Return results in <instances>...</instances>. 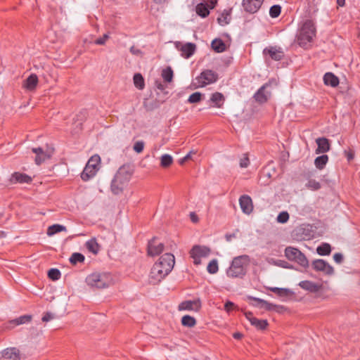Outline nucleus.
<instances>
[{"instance_id":"8","label":"nucleus","mask_w":360,"mask_h":360,"mask_svg":"<svg viewBox=\"0 0 360 360\" xmlns=\"http://www.w3.org/2000/svg\"><path fill=\"white\" fill-rule=\"evenodd\" d=\"M218 74L212 70L202 71L197 78L199 86L203 87L209 84H212L218 80Z\"/></svg>"},{"instance_id":"20","label":"nucleus","mask_w":360,"mask_h":360,"mask_svg":"<svg viewBox=\"0 0 360 360\" xmlns=\"http://www.w3.org/2000/svg\"><path fill=\"white\" fill-rule=\"evenodd\" d=\"M316 143L317 144V148L315 150L316 154L325 153L330 149V141L326 137L317 138Z\"/></svg>"},{"instance_id":"32","label":"nucleus","mask_w":360,"mask_h":360,"mask_svg":"<svg viewBox=\"0 0 360 360\" xmlns=\"http://www.w3.org/2000/svg\"><path fill=\"white\" fill-rule=\"evenodd\" d=\"M251 325L255 326L257 330H264L266 329L269 326V323L267 320L264 319H258L257 318L252 319Z\"/></svg>"},{"instance_id":"36","label":"nucleus","mask_w":360,"mask_h":360,"mask_svg":"<svg viewBox=\"0 0 360 360\" xmlns=\"http://www.w3.org/2000/svg\"><path fill=\"white\" fill-rule=\"evenodd\" d=\"M66 231V227L60 224H53L47 229V235L51 236L61 231Z\"/></svg>"},{"instance_id":"42","label":"nucleus","mask_w":360,"mask_h":360,"mask_svg":"<svg viewBox=\"0 0 360 360\" xmlns=\"http://www.w3.org/2000/svg\"><path fill=\"white\" fill-rule=\"evenodd\" d=\"M173 70L170 67H167L162 72V77L165 82H171L173 79Z\"/></svg>"},{"instance_id":"29","label":"nucleus","mask_w":360,"mask_h":360,"mask_svg":"<svg viewBox=\"0 0 360 360\" xmlns=\"http://www.w3.org/2000/svg\"><path fill=\"white\" fill-rule=\"evenodd\" d=\"M85 246L90 252H92L94 255H97L99 252L100 245L97 243V240L95 238H93L86 241Z\"/></svg>"},{"instance_id":"45","label":"nucleus","mask_w":360,"mask_h":360,"mask_svg":"<svg viewBox=\"0 0 360 360\" xmlns=\"http://www.w3.org/2000/svg\"><path fill=\"white\" fill-rule=\"evenodd\" d=\"M305 186L311 191H318L321 188V184L314 179H309Z\"/></svg>"},{"instance_id":"11","label":"nucleus","mask_w":360,"mask_h":360,"mask_svg":"<svg viewBox=\"0 0 360 360\" xmlns=\"http://www.w3.org/2000/svg\"><path fill=\"white\" fill-rule=\"evenodd\" d=\"M312 268L316 271H323L326 275L331 276L334 274L333 267L326 261L318 259L312 262Z\"/></svg>"},{"instance_id":"5","label":"nucleus","mask_w":360,"mask_h":360,"mask_svg":"<svg viewBox=\"0 0 360 360\" xmlns=\"http://www.w3.org/2000/svg\"><path fill=\"white\" fill-rule=\"evenodd\" d=\"M285 256L290 261L297 263L302 267H308L309 262L304 253L300 250L292 247H287L285 249Z\"/></svg>"},{"instance_id":"27","label":"nucleus","mask_w":360,"mask_h":360,"mask_svg":"<svg viewBox=\"0 0 360 360\" xmlns=\"http://www.w3.org/2000/svg\"><path fill=\"white\" fill-rule=\"evenodd\" d=\"M211 47L216 53H222L225 51L226 49L225 43L219 38H216L212 40Z\"/></svg>"},{"instance_id":"49","label":"nucleus","mask_w":360,"mask_h":360,"mask_svg":"<svg viewBox=\"0 0 360 360\" xmlns=\"http://www.w3.org/2000/svg\"><path fill=\"white\" fill-rule=\"evenodd\" d=\"M101 162V158L99 155H95L92 156L89 161L87 162L86 165H91L92 167L98 168V165Z\"/></svg>"},{"instance_id":"1","label":"nucleus","mask_w":360,"mask_h":360,"mask_svg":"<svg viewBox=\"0 0 360 360\" xmlns=\"http://www.w3.org/2000/svg\"><path fill=\"white\" fill-rule=\"evenodd\" d=\"M175 263L174 256L171 253L162 255L159 261L155 262L150 273V283H159L172 270Z\"/></svg>"},{"instance_id":"12","label":"nucleus","mask_w":360,"mask_h":360,"mask_svg":"<svg viewBox=\"0 0 360 360\" xmlns=\"http://www.w3.org/2000/svg\"><path fill=\"white\" fill-rule=\"evenodd\" d=\"M210 248L205 246L194 245L190 251V255L194 259V263L199 264L200 263V258L206 257L210 254Z\"/></svg>"},{"instance_id":"30","label":"nucleus","mask_w":360,"mask_h":360,"mask_svg":"<svg viewBox=\"0 0 360 360\" xmlns=\"http://www.w3.org/2000/svg\"><path fill=\"white\" fill-rule=\"evenodd\" d=\"M328 161V156L327 155L323 154L315 158L314 165L318 169L321 170L325 168Z\"/></svg>"},{"instance_id":"23","label":"nucleus","mask_w":360,"mask_h":360,"mask_svg":"<svg viewBox=\"0 0 360 360\" xmlns=\"http://www.w3.org/2000/svg\"><path fill=\"white\" fill-rule=\"evenodd\" d=\"M98 168L92 167L90 165H86L83 172L81 173V178L83 181H87L92 177H94Z\"/></svg>"},{"instance_id":"3","label":"nucleus","mask_w":360,"mask_h":360,"mask_svg":"<svg viewBox=\"0 0 360 360\" xmlns=\"http://www.w3.org/2000/svg\"><path fill=\"white\" fill-rule=\"evenodd\" d=\"M316 34V27L313 20H306L297 35V43L302 47H305L311 43Z\"/></svg>"},{"instance_id":"64","label":"nucleus","mask_w":360,"mask_h":360,"mask_svg":"<svg viewBox=\"0 0 360 360\" xmlns=\"http://www.w3.org/2000/svg\"><path fill=\"white\" fill-rule=\"evenodd\" d=\"M244 315L250 323L252 319H255V317L253 316V313L251 311H245Z\"/></svg>"},{"instance_id":"22","label":"nucleus","mask_w":360,"mask_h":360,"mask_svg":"<svg viewBox=\"0 0 360 360\" xmlns=\"http://www.w3.org/2000/svg\"><path fill=\"white\" fill-rule=\"evenodd\" d=\"M38 77L35 74H31L24 82L22 86L30 91H33L36 89L38 84Z\"/></svg>"},{"instance_id":"33","label":"nucleus","mask_w":360,"mask_h":360,"mask_svg":"<svg viewBox=\"0 0 360 360\" xmlns=\"http://www.w3.org/2000/svg\"><path fill=\"white\" fill-rule=\"evenodd\" d=\"M316 252L321 256L329 255L331 252V246L329 243H323L317 247Z\"/></svg>"},{"instance_id":"38","label":"nucleus","mask_w":360,"mask_h":360,"mask_svg":"<svg viewBox=\"0 0 360 360\" xmlns=\"http://www.w3.org/2000/svg\"><path fill=\"white\" fill-rule=\"evenodd\" d=\"M230 15H231V10H229V11L224 10L223 11V13L221 14V16L217 18L218 22L221 25H225L229 24L231 20Z\"/></svg>"},{"instance_id":"63","label":"nucleus","mask_w":360,"mask_h":360,"mask_svg":"<svg viewBox=\"0 0 360 360\" xmlns=\"http://www.w3.org/2000/svg\"><path fill=\"white\" fill-rule=\"evenodd\" d=\"M346 157L348 161H351L354 158V153L352 150L345 151Z\"/></svg>"},{"instance_id":"40","label":"nucleus","mask_w":360,"mask_h":360,"mask_svg":"<svg viewBox=\"0 0 360 360\" xmlns=\"http://www.w3.org/2000/svg\"><path fill=\"white\" fill-rule=\"evenodd\" d=\"M270 290L281 297L288 296V295L292 294V292L288 288H281L274 287V288H271Z\"/></svg>"},{"instance_id":"51","label":"nucleus","mask_w":360,"mask_h":360,"mask_svg":"<svg viewBox=\"0 0 360 360\" xmlns=\"http://www.w3.org/2000/svg\"><path fill=\"white\" fill-rule=\"evenodd\" d=\"M110 38L109 34L105 33L103 37L96 39L94 41V44L96 45H105L106 41Z\"/></svg>"},{"instance_id":"58","label":"nucleus","mask_w":360,"mask_h":360,"mask_svg":"<svg viewBox=\"0 0 360 360\" xmlns=\"http://www.w3.org/2000/svg\"><path fill=\"white\" fill-rule=\"evenodd\" d=\"M54 317V315L51 313V312H46L42 318H41V320L43 322H47V321H49L50 320L53 319Z\"/></svg>"},{"instance_id":"16","label":"nucleus","mask_w":360,"mask_h":360,"mask_svg":"<svg viewBox=\"0 0 360 360\" xmlns=\"http://www.w3.org/2000/svg\"><path fill=\"white\" fill-rule=\"evenodd\" d=\"M0 360H20V354L16 347H9L0 353Z\"/></svg>"},{"instance_id":"21","label":"nucleus","mask_w":360,"mask_h":360,"mask_svg":"<svg viewBox=\"0 0 360 360\" xmlns=\"http://www.w3.org/2000/svg\"><path fill=\"white\" fill-rule=\"evenodd\" d=\"M32 151L36 154L34 162L37 165H40L46 160L50 159L49 155L41 147L33 148Z\"/></svg>"},{"instance_id":"53","label":"nucleus","mask_w":360,"mask_h":360,"mask_svg":"<svg viewBox=\"0 0 360 360\" xmlns=\"http://www.w3.org/2000/svg\"><path fill=\"white\" fill-rule=\"evenodd\" d=\"M133 148H134V150L137 153H141L143 150V148H144V143H143V141H140L136 142L134 143V145Z\"/></svg>"},{"instance_id":"55","label":"nucleus","mask_w":360,"mask_h":360,"mask_svg":"<svg viewBox=\"0 0 360 360\" xmlns=\"http://www.w3.org/2000/svg\"><path fill=\"white\" fill-rule=\"evenodd\" d=\"M233 309H238V307L231 301H227L224 304V309L229 313Z\"/></svg>"},{"instance_id":"57","label":"nucleus","mask_w":360,"mask_h":360,"mask_svg":"<svg viewBox=\"0 0 360 360\" xmlns=\"http://www.w3.org/2000/svg\"><path fill=\"white\" fill-rule=\"evenodd\" d=\"M334 261L338 264H341L343 262L344 257L342 253L337 252L333 255Z\"/></svg>"},{"instance_id":"7","label":"nucleus","mask_w":360,"mask_h":360,"mask_svg":"<svg viewBox=\"0 0 360 360\" xmlns=\"http://www.w3.org/2000/svg\"><path fill=\"white\" fill-rule=\"evenodd\" d=\"M248 299L256 302V304H252L253 306L259 307L260 309H264L266 311H275L277 312H281L285 307L282 305H277L271 302H269L264 300L252 296H248Z\"/></svg>"},{"instance_id":"17","label":"nucleus","mask_w":360,"mask_h":360,"mask_svg":"<svg viewBox=\"0 0 360 360\" xmlns=\"http://www.w3.org/2000/svg\"><path fill=\"white\" fill-rule=\"evenodd\" d=\"M263 1L264 0H243V6L246 12L255 13L259 9Z\"/></svg>"},{"instance_id":"10","label":"nucleus","mask_w":360,"mask_h":360,"mask_svg":"<svg viewBox=\"0 0 360 360\" xmlns=\"http://www.w3.org/2000/svg\"><path fill=\"white\" fill-rule=\"evenodd\" d=\"M271 81L263 84L254 94L253 98L259 104L265 103L268 101L271 96V92L266 91V89L270 86Z\"/></svg>"},{"instance_id":"26","label":"nucleus","mask_w":360,"mask_h":360,"mask_svg":"<svg viewBox=\"0 0 360 360\" xmlns=\"http://www.w3.org/2000/svg\"><path fill=\"white\" fill-rule=\"evenodd\" d=\"M210 8L204 2L199 3L195 6L196 13L201 18H205L210 15Z\"/></svg>"},{"instance_id":"6","label":"nucleus","mask_w":360,"mask_h":360,"mask_svg":"<svg viewBox=\"0 0 360 360\" xmlns=\"http://www.w3.org/2000/svg\"><path fill=\"white\" fill-rule=\"evenodd\" d=\"M122 171V169H118L111 182V191L115 195H118L121 193L123 191L124 186L129 182L127 181V177L121 176L120 174Z\"/></svg>"},{"instance_id":"37","label":"nucleus","mask_w":360,"mask_h":360,"mask_svg":"<svg viewBox=\"0 0 360 360\" xmlns=\"http://www.w3.org/2000/svg\"><path fill=\"white\" fill-rule=\"evenodd\" d=\"M84 259L85 257L82 253L74 252L70 257L69 261L72 265H76L77 263H83Z\"/></svg>"},{"instance_id":"24","label":"nucleus","mask_w":360,"mask_h":360,"mask_svg":"<svg viewBox=\"0 0 360 360\" xmlns=\"http://www.w3.org/2000/svg\"><path fill=\"white\" fill-rule=\"evenodd\" d=\"M195 49V44L188 42L183 45L180 51H181L182 56H184L185 58H188L194 54Z\"/></svg>"},{"instance_id":"50","label":"nucleus","mask_w":360,"mask_h":360,"mask_svg":"<svg viewBox=\"0 0 360 360\" xmlns=\"http://www.w3.org/2000/svg\"><path fill=\"white\" fill-rule=\"evenodd\" d=\"M119 169H122L121 172V176L122 177H127V181H129L130 179V177L131 176V172L129 170V167H127L126 165H123L120 167Z\"/></svg>"},{"instance_id":"14","label":"nucleus","mask_w":360,"mask_h":360,"mask_svg":"<svg viewBox=\"0 0 360 360\" xmlns=\"http://www.w3.org/2000/svg\"><path fill=\"white\" fill-rule=\"evenodd\" d=\"M202 307L201 300L198 298L194 300H185L179 304L178 309L179 311L188 310L198 311Z\"/></svg>"},{"instance_id":"4","label":"nucleus","mask_w":360,"mask_h":360,"mask_svg":"<svg viewBox=\"0 0 360 360\" xmlns=\"http://www.w3.org/2000/svg\"><path fill=\"white\" fill-rule=\"evenodd\" d=\"M86 281L91 287L102 289L109 287L112 278L108 273H94L86 277Z\"/></svg>"},{"instance_id":"41","label":"nucleus","mask_w":360,"mask_h":360,"mask_svg":"<svg viewBox=\"0 0 360 360\" xmlns=\"http://www.w3.org/2000/svg\"><path fill=\"white\" fill-rule=\"evenodd\" d=\"M173 162L172 157L169 154H164L160 158V165L163 168L169 167Z\"/></svg>"},{"instance_id":"60","label":"nucleus","mask_w":360,"mask_h":360,"mask_svg":"<svg viewBox=\"0 0 360 360\" xmlns=\"http://www.w3.org/2000/svg\"><path fill=\"white\" fill-rule=\"evenodd\" d=\"M155 86L160 91H164L166 88V85L164 84L161 81L156 80L155 82Z\"/></svg>"},{"instance_id":"48","label":"nucleus","mask_w":360,"mask_h":360,"mask_svg":"<svg viewBox=\"0 0 360 360\" xmlns=\"http://www.w3.org/2000/svg\"><path fill=\"white\" fill-rule=\"evenodd\" d=\"M289 218H290V215H289L288 212L286 211H283L278 214L276 219H277L278 222L281 223V224H285L289 220Z\"/></svg>"},{"instance_id":"54","label":"nucleus","mask_w":360,"mask_h":360,"mask_svg":"<svg viewBox=\"0 0 360 360\" xmlns=\"http://www.w3.org/2000/svg\"><path fill=\"white\" fill-rule=\"evenodd\" d=\"M195 153H196V152L194 151V150L190 151L186 156H184L183 158H181V159L179 160V165H182L186 161H188V160H191L192 159V155L193 154H195Z\"/></svg>"},{"instance_id":"9","label":"nucleus","mask_w":360,"mask_h":360,"mask_svg":"<svg viewBox=\"0 0 360 360\" xmlns=\"http://www.w3.org/2000/svg\"><path fill=\"white\" fill-rule=\"evenodd\" d=\"M292 240L296 241H302L309 239L311 237V231L308 226L301 225L295 228L292 233Z\"/></svg>"},{"instance_id":"18","label":"nucleus","mask_w":360,"mask_h":360,"mask_svg":"<svg viewBox=\"0 0 360 360\" xmlns=\"http://www.w3.org/2000/svg\"><path fill=\"white\" fill-rule=\"evenodd\" d=\"M9 181L12 184H30L32 181V179L30 176L20 172H14L11 174Z\"/></svg>"},{"instance_id":"43","label":"nucleus","mask_w":360,"mask_h":360,"mask_svg":"<svg viewBox=\"0 0 360 360\" xmlns=\"http://www.w3.org/2000/svg\"><path fill=\"white\" fill-rule=\"evenodd\" d=\"M61 273L58 269L52 268L48 271V277L49 279L56 281L60 278Z\"/></svg>"},{"instance_id":"35","label":"nucleus","mask_w":360,"mask_h":360,"mask_svg":"<svg viewBox=\"0 0 360 360\" xmlns=\"http://www.w3.org/2000/svg\"><path fill=\"white\" fill-rule=\"evenodd\" d=\"M134 86L140 90H142L145 87L144 78L141 73H136L133 77Z\"/></svg>"},{"instance_id":"28","label":"nucleus","mask_w":360,"mask_h":360,"mask_svg":"<svg viewBox=\"0 0 360 360\" xmlns=\"http://www.w3.org/2000/svg\"><path fill=\"white\" fill-rule=\"evenodd\" d=\"M300 288L311 292H316L319 290V286L310 281H302L299 283Z\"/></svg>"},{"instance_id":"61","label":"nucleus","mask_w":360,"mask_h":360,"mask_svg":"<svg viewBox=\"0 0 360 360\" xmlns=\"http://www.w3.org/2000/svg\"><path fill=\"white\" fill-rule=\"evenodd\" d=\"M205 2L210 9H213L217 4V0H206Z\"/></svg>"},{"instance_id":"39","label":"nucleus","mask_w":360,"mask_h":360,"mask_svg":"<svg viewBox=\"0 0 360 360\" xmlns=\"http://www.w3.org/2000/svg\"><path fill=\"white\" fill-rule=\"evenodd\" d=\"M181 324L186 327H193L196 324V320L190 315H185L181 318Z\"/></svg>"},{"instance_id":"25","label":"nucleus","mask_w":360,"mask_h":360,"mask_svg":"<svg viewBox=\"0 0 360 360\" xmlns=\"http://www.w3.org/2000/svg\"><path fill=\"white\" fill-rule=\"evenodd\" d=\"M323 82L326 86L336 87L339 84V78L333 72H326L323 75Z\"/></svg>"},{"instance_id":"59","label":"nucleus","mask_w":360,"mask_h":360,"mask_svg":"<svg viewBox=\"0 0 360 360\" xmlns=\"http://www.w3.org/2000/svg\"><path fill=\"white\" fill-rule=\"evenodd\" d=\"M250 164L249 158L247 156H245L243 158L240 159V167L245 168Z\"/></svg>"},{"instance_id":"19","label":"nucleus","mask_w":360,"mask_h":360,"mask_svg":"<svg viewBox=\"0 0 360 360\" xmlns=\"http://www.w3.org/2000/svg\"><path fill=\"white\" fill-rule=\"evenodd\" d=\"M32 320L31 315H23L17 319L11 320L4 324V328L6 329L13 328L16 326H19L21 324L27 323L30 322Z\"/></svg>"},{"instance_id":"34","label":"nucleus","mask_w":360,"mask_h":360,"mask_svg":"<svg viewBox=\"0 0 360 360\" xmlns=\"http://www.w3.org/2000/svg\"><path fill=\"white\" fill-rule=\"evenodd\" d=\"M268 52L269 56L274 60H281L283 57V51L275 49L274 48H270L269 49H264V53Z\"/></svg>"},{"instance_id":"52","label":"nucleus","mask_w":360,"mask_h":360,"mask_svg":"<svg viewBox=\"0 0 360 360\" xmlns=\"http://www.w3.org/2000/svg\"><path fill=\"white\" fill-rule=\"evenodd\" d=\"M274 264L285 269L292 268V266L288 262L281 259L274 261Z\"/></svg>"},{"instance_id":"15","label":"nucleus","mask_w":360,"mask_h":360,"mask_svg":"<svg viewBox=\"0 0 360 360\" xmlns=\"http://www.w3.org/2000/svg\"><path fill=\"white\" fill-rule=\"evenodd\" d=\"M239 205L242 212L245 214L252 212L254 206L252 198L248 195H243L239 198Z\"/></svg>"},{"instance_id":"56","label":"nucleus","mask_w":360,"mask_h":360,"mask_svg":"<svg viewBox=\"0 0 360 360\" xmlns=\"http://www.w3.org/2000/svg\"><path fill=\"white\" fill-rule=\"evenodd\" d=\"M129 51L132 55L134 56H143V52L141 49L136 48L135 46H132L129 49Z\"/></svg>"},{"instance_id":"62","label":"nucleus","mask_w":360,"mask_h":360,"mask_svg":"<svg viewBox=\"0 0 360 360\" xmlns=\"http://www.w3.org/2000/svg\"><path fill=\"white\" fill-rule=\"evenodd\" d=\"M54 150L55 149L53 146H49L48 145L46 146V149L45 150V151L46 152L47 155H49L50 158L53 155Z\"/></svg>"},{"instance_id":"31","label":"nucleus","mask_w":360,"mask_h":360,"mask_svg":"<svg viewBox=\"0 0 360 360\" xmlns=\"http://www.w3.org/2000/svg\"><path fill=\"white\" fill-rule=\"evenodd\" d=\"M225 98L224 95L220 92H215L212 94L210 97V101L214 103L215 106L217 108H221Z\"/></svg>"},{"instance_id":"46","label":"nucleus","mask_w":360,"mask_h":360,"mask_svg":"<svg viewBox=\"0 0 360 360\" xmlns=\"http://www.w3.org/2000/svg\"><path fill=\"white\" fill-rule=\"evenodd\" d=\"M218 263L217 259H212L210 261L207 265V271L211 274H216L218 271Z\"/></svg>"},{"instance_id":"44","label":"nucleus","mask_w":360,"mask_h":360,"mask_svg":"<svg viewBox=\"0 0 360 360\" xmlns=\"http://www.w3.org/2000/svg\"><path fill=\"white\" fill-rule=\"evenodd\" d=\"M281 13V6L278 4H275L270 7L269 15L272 18H278Z\"/></svg>"},{"instance_id":"2","label":"nucleus","mask_w":360,"mask_h":360,"mask_svg":"<svg viewBox=\"0 0 360 360\" xmlns=\"http://www.w3.org/2000/svg\"><path fill=\"white\" fill-rule=\"evenodd\" d=\"M250 262V257L247 255L234 257L231 266L226 271L227 276L230 278H243L247 273V267Z\"/></svg>"},{"instance_id":"13","label":"nucleus","mask_w":360,"mask_h":360,"mask_svg":"<svg viewBox=\"0 0 360 360\" xmlns=\"http://www.w3.org/2000/svg\"><path fill=\"white\" fill-rule=\"evenodd\" d=\"M164 244L162 243H157V238L153 237L148 241L147 246L148 255L154 257L159 255L164 250Z\"/></svg>"},{"instance_id":"47","label":"nucleus","mask_w":360,"mask_h":360,"mask_svg":"<svg viewBox=\"0 0 360 360\" xmlns=\"http://www.w3.org/2000/svg\"><path fill=\"white\" fill-rule=\"evenodd\" d=\"M202 94L200 92L193 93L188 98V102L190 103H197L202 100Z\"/></svg>"}]
</instances>
